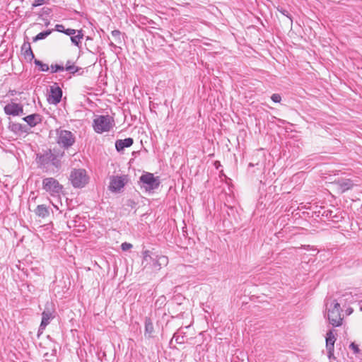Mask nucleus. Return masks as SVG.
Returning a JSON list of instances; mask_svg holds the SVG:
<instances>
[{
	"instance_id": "1",
	"label": "nucleus",
	"mask_w": 362,
	"mask_h": 362,
	"mask_svg": "<svg viewBox=\"0 0 362 362\" xmlns=\"http://www.w3.org/2000/svg\"><path fill=\"white\" fill-rule=\"evenodd\" d=\"M64 153V152H60L55 148L53 150L50 148L42 149V151L36 153L35 161L38 168L46 171L49 165L59 169L62 165L61 158Z\"/></svg>"
},
{
	"instance_id": "2",
	"label": "nucleus",
	"mask_w": 362,
	"mask_h": 362,
	"mask_svg": "<svg viewBox=\"0 0 362 362\" xmlns=\"http://www.w3.org/2000/svg\"><path fill=\"white\" fill-rule=\"evenodd\" d=\"M168 262V259L166 256L151 255L149 250L143 252L141 265L144 268H150L154 271H158L162 266L166 265Z\"/></svg>"
},
{
	"instance_id": "3",
	"label": "nucleus",
	"mask_w": 362,
	"mask_h": 362,
	"mask_svg": "<svg viewBox=\"0 0 362 362\" xmlns=\"http://www.w3.org/2000/svg\"><path fill=\"white\" fill-rule=\"evenodd\" d=\"M342 310L340 303L334 300L327 310V315L329 323L333 327H339L342 325L343 317H341Z\"/></svg>"
},
{
	"instance_id": "4",
	"label": "nucleus",
	"mask_w": 362,
	"mask_h": 362,
	"mask_svg": "<svg viewBox=\"0 0 362 362\" xmlns=\"http://www.w3.org/2000/svg\"><path fill=\"white\" fill-rule=\"evenodd\" d=\"M56 143L64 149H68L75 143V136L68 130L63 129L61 127L55 130Z\"/></svg>"
},
{
	"instance_id": "5",
	"label": "nucleus",
	"mask_w": 362,
	"mask_h": 362,
	"mask_svg": "<svg viewBox=\"0 0 362 362\" xmlns=\"http://www.w3.org/2000/svg\"><path fill=\"white\" fill-rule=\"evenodd\" d=\"M42 189L52 197H59L63 190V186L54 177H45L42 182Z\"/></svg>"
},
{
	"instance_id": "6",
	"label": "nucleus",
	"mask_w": 362,
	"mask_h": 362,
	"mask_svg": "<svg viewBox=\"0 0 362 362\" xmlns=\"http://www.w3.org/2000/svg\"><path fill=\"white\" fill-rule=\"evenodd\" d=\"M71 185L75 188H82L88 182L89 177L84 169H74L69 178Z\"/></svg>"
},
{
	"instance_id": "7",
	"label": "nucleus",
	"mask_w": 362,
	"mask_h": 362,
	"mask_svg": "<svg viewBox=\"0 0 362 362\" xmlns=\"http://www.w3.org/2000/svg\"><path fill=\"white\" fill-rule=\"evenodd\" d=\"M112 117L109 115H100L93 120V129L96 133L108 132L112 127Z\"/></svg>"
},
{
	"instance_id": "8",
	"label": "nucleus",
	"mask_w": 362,
	"mask_h": 362,
	"mask_svg": "<svg viewBox=\"0 0 362 362\" xmlns=\"http://www.w3.org/2000/svg\"><path fill=\"white\" fill-rule=\"evenodd\" d=\"M139 180L142 183L141 187L144 188L146 192H152L158 189L160 183L159 178L154 177L153 174L151 173L143 174Z\"/></svg>"
},
{
	"instance_id": "9",
	"label": "nucleus",
	"mask_w": 362,
	"mask_h": 362,
	"mask_svg": "<svg viewBox=\"0 0 362 362\" xmlns=\"http://www.w3.org/2000/svg\"><path fill=\"white\" fill-rule=\"evenodd\" d=\"M126 176H111L108 189L112 192H119L126 184Z\"/></svg>"
},
{
	"instance_id": "10",
	"label": "nucleus",
	"mask_w": 362,
	"mask_h": 362,
	"mask_svg": "<svg viewBox=\"0 0 362 362\" xmlns=\"http://www.w3.org/2000/svg\"><path fill=\"white\" fill-rule=\"evenodd\" d=\"M62 90L55 83L54 85L50 86L49 94L47 96V102L52 105H57L62 100Z\"/></svg>"
},
{
	"instance_id": "11",
	"label": "nucleus",
	"mask_w": 362,
	"mask_h": 362,
	"mask_svg": "<svg viewBox=\"0 0 362 362\" xmlns=\"http://www.w3.org/2000/svg\"><path fill=\"white\" fill-rule=\"evenodd\" d=\"M4 111L7 115L19 116L24 115L23 105L13 102L6 105Z\"/></svg>"
},
{
	"instance_id": "12",
	"label": "nucleus",
	"mask_w": 362,
	"mask_h": 362,
	"mask_svg": "<svg viewBox=\"0 0 362 362\" xmlns=\"http://www.w3.org/2000/svg\"><path fill=\"white\" fill-rule=\"evenodd\" d=\"M334 331V329L329 330L326 335V349L329 358H331L334 353V343L336 341Z\"/></svg>"
},
{
	"instance_id": "13",
	"label": "nucleus",
	"mask_w": 362,
	"mask_h": 362,
	"mask_svg": "<svg viewBox=\"0 0 362 362\" xmlns=\"http://www.w3.org/2000/svg\"><path fill=\"white\" fill-rule=\"evenodd\" d=\"M334 184L337 186L339 190L341 193L346 192L347 190L351 189L354 186V181L351 179L341 178L335 180Z\"/></svg>"
},
{
	"instance_id": "14",
	"label": "nucleus",
	"mask_w": 362,
	"mask_h": 362,
	"mask_svg": "<svg viewBox=\"0 0 362 362\" xmlns=\"http://www.w3.org/2000/svg\"><path fill=\"white\" fill-rule=\"evenodd\" d=\"M23 120L25 121L30 127H34L42 122V117L40 114L34 113L24 117Z\"/></svg>"
},
{
	"instance_id": "15",
	"label": "nucleus",
	"mask_w": 362,
	"mask_h": 362,
	"mask_svg": "<svg viewBox=\"0 0 362 362\" xmlns=\"http://www.w3.org/2000/svg\"><path fill=\"white\" fill-rule=\"evenodd\" d=\"M21 51L23 52V54L25 57V59L28 61L31 62L34 58L35 55L33 54V52L32 50L30 43L29 42H24L21 47Z\"/></svg>"
},
{
	"instance_id": "16",
	"label": "nucleus",
	"mask_w": 362,
	"mask_h": 362,
	"mask_svg": "<svg viewBox=\"0 0 362 362\" xmlns=\"http://www.w3.org/2000/svg\"><path fill=\"white\" fill-rule=\"evenodd\" d=\"M134 144L132 138L129 137L124 139H118L115 142V148L118 152L122 151L125 148H129Z\"/></svg>"
},
{
	"instance_id": "17",
	"label": "nucleus",
	"mask_w": 362,
	"mask_h": 362,
	"mask_svg": "<svg viewBox=\"0 0 362 362\" xmlns=\"http://www.w3.org/2000/svg\"><path fill=\"white\" fill-rule=\"evenodd\" d=\"M53 317L52 313L50 311H43L42 313V321L39 327V331L45 329Z\"/></svg>"
},
{
	"instance_id": "18",
	"label": "nucleus",
	"mask_w": 362,
	"mask_h": 362,
	"mask_svg": "<svg viewBox=\"0 0 362 362\" xmlns=\"http://www.w3.org/2000/svg\"><path fill=\"white\" fill-rule=\"evenodd\" d=\"M145 329H144V336L146 338H151L153 337V334L154 332V328L153 322L149 317L145 318Z\"/></svg>"
},
{
	"instance_id": "19",
	"label": "nucleus",
	"mask_w": 362,
	"mask_h": 362,
	"mask_svg": "<svg viewBox=\"0 0 362 362\" xmlns=\"http://www.w3.org/2000/svg\"><path fill=\"white\" fill-rule=\"evenodd\" d=\"M8 129L15 134L27 132V127L20 123L10 122Z\"/></svg>"
},
{
	"instance_id": "20",
	"label": "nucleus",
	"mask_w": 362,
	"mask_h": 362,
	"mask_svg": "<svg viewBox=\"0 0 362 362\" xmlns=\"http://www.w3.org/2000/svg\"><path fill=\"white\" fill-rule=\"evenodd\" d=\"M35 213L37 216L41 218H45L49 214L48 207L45 204L38 205L35 210Z\"/></svg>"
},
{
	"instance_id": "21",
	"label": "nucleus",
	"mask_w": 362,
	"mask_h": 362,
	"mask_svg": "<svg viewBox=\"0 0 362 362\" xmlns=\"http://www.w3.org/2000/svg\"><path fill=\"white\" fill-rule=\"evenodd\" d=\"M76 35H74L71 37V42L80 47H81V40L83 37V33L82 30H77Z\"/></svg>"
},
{
	"instance_id": "22",
	"label": "nucleus",
	"mask_w": 362,
	"mask_h": 362,
	"mask_svg": "<svg viewBox=\"0 0 362 362\" xmlns=\"http://www.w3.org/2000/svg\"><path fill=\"white\" fill-rule=\"evenodd\" d=\"M64 70L69 71L71 74H78V75H82L83 73L82 68L75 65H67V66L64 67Z\"/></svg>"
},
{
	"instance_id": "23",
	"label": "nucleus",
	"mask_w": 362,
	"mask_h": 362,
	"mask_svg": "<svg viewBox=\"0 0 362 362\" xmlns=\"http://www.w3.org/2000/svg\"><path fill=\"white\" fill-rule=\"evenodd\" d=\"M52 30H45V31H42V32L38 33L37 35H35L33 38V41L37 42L38 40L45 39L47 36H49L52 33Z\"/></svg>"
},
{
	"instance_id": "24",
	"label": "nucleus",
	"mask_w": 362,
	"mask_h": 362,
	"mask_svg": "<svg viewBox=\"0 0 362 362\" xmlns=\"http://www.w3.org/2000/svg\"><path fill=\"white\" fill-rule=\"evenodd\" d=\"M34 64L39 67V71H47L49 70V66L40 60L34 59Z\"/></svg>"
},
{
	"instance_id": "25",
	"label": "nucleus",
	"mask_w": 362,
	"mask_h": 362,
	"mask_svg": "<svg viewBox=\"0 0 362 362\" xmlns=\"http://www.w3.org/2000/svg\"><path fill=\"white\" fill-rule=\"evenodd\" d=\"M277 11L279 13H281L282 15H284L286 17H287L288 18H289L291 22L293 21L292 17L287 9H286L283 7L279 6V7H277Z\"/></svg>"
},
{
	"instance_id": "26",
	"label": "nucleus",
	"mask_w": 362,
	"mask_h": 362,
	"mask_svg": "<svg viewBox=\"0 0 362 362\" xmlns=\"http://www.w3.org/2000/svg\"><path fill=\"white\" fill-rule=\"evenodd\" d=\"M50 68H51V72L52 73H57V72H59V71H64V66L63 65L52 64Z\"/></svg>"
},
{
	"instance_id": "27",
	"label": "nucleus",
	"mask_w": 362,
	"mask_h": 362,
	"mask_svg": "<svg viewBox=\"0 0 362 362\" xmlns=\"http://www.w3.org/2000/svg\"><path fill=\"white\" fill-rule=\"evenodd\" d=\"M112 37L115 38V41L117 42H121V32L118 30H114L111 33Z\"/></svg>"
},
{
	"instance_id": "28",
	"label": "nucleus",
	"mask_w": 362,
	"mask_h": 362,
	"mask_svg": "<svg viewBox=\"0 0 362 362\" xmlns=\"http://www.w3.org/2000/svg\"><path fill=\"white\" fill-rule=\"evenodd\" d=\"M271 99L274 103H280L281 100V97L278 93H274L272 95Z\"/></svg>"
},
{
	"instance_id": "29",
	"label": "nucleus",
	"mask_w": 362,
	"mask_h": 362,
	"mask_svg": "<svg viewBox=\"0 0 362 362\" xmlns=\"http://www.w3.org/2000/svg\"><path fill=\"white\" fill-rule=\"evenodd\" d=\"M132 247H133V245L131 243H129L127 242H124V243H122V245H121V249L123 251H127V250L132 248Z\"/></svg>"
},
{
	"instance_id": "30",
	"label": "nucleus",
	"mask_w": 362,
	"mask_h": 362,
	"mask_svg": "<svg viewBox=\"0 0 362 362\" xmlns=\"http://www.w3.org/2000/svg\"><path fill=\"white\" fill-rule=\"evenodd\" d=\"M349 348L353 350L354 354H358L360 352V349L357 344H356L354 342L351 343L349 345Z\"/></svg>"
},
{
	"instance_id": "31",
	"label": "nucleus",
	"mask_w": 362,
	"mask_h": 362,
	"mask_svg": "<svg viewBox=\"0 0 362 362\" xmlns=\"http://www.w3.org/2000/svg\"><path fill=\"white\" fill-rule=\"evenodd\" d=\"M77 30L71 28L65 29L64 34L71 37L76 33Z\"/></svg>"
},
{
	"instance_id": "32",
	"label": "nucleus",
	"mask_w": 362,
	"mask_h": 362,
	"mask_svg": "<svg viewBox=\"0 0 362 362\" xmlns=\"http://www.w3.org/2000/svg\"><path fill=\"white\" fill-rule=\"evenodd\" d=\"M333 211H330V210H327V211H325L322 216H325V217H327V218H333L334 217H335L336 216H334L333 214Z\"/></svg>"
},
{
	"instance_id": "33",
	"label": "nucleus",
	"mask_w": 362,
	"mask_h": 362,
	"mask_svg": "<svg viewBox=\"0 0 362 362\" xmlns=\"http://www.w3.org/2000/svg\"><path fill=\"white\" fill-rule=\"evenodd\" d=\"M55 30L58 32L64 33L65 28L62 24H57L55 25Z\"/></svg>"
},
{
	"instance_id": "34",
	"label": "nucleus",
	"mask_w": 362,
	"mask_h": 362,
	"mask_svg": "<svg viewBox=\"0 0 362 362\" xmlns=\"http://www.w3.org/2000/svg\"><path fill=\"white\" fill-rule=\"evenodd\" d=\"M173 339H175L177 344H182L184 342L183 337L176 336L175 334L173 335Z\"/></svg>"
},
{
	"instance_id": "35",
	"label": "nucleus",
	"mask_w": 362,
	"mask_h": 362,
	"mask_svg": "<svg viewBox=\"0 0 362 362\" xmlns=\"http://www.w3.org/2000/svg\"><path fill=\"white\" fill-rule=\"evenodd\" d=\"M44 1H45V0H35L33 2L32 6L33 7H37V6H41L44 4Z\"/></svg>"
},
{
	"instance_id": "36",
	"label": "nucleus",
	"mask_w": 362,
	"mask_h": 362,
	"mask_svg": "<svg viewBox=\"0 0 362 362\" xmlns=\"http://www.w3.org/2000/svg\"><path fill=\"white\" fill-rule=\"evenodd\" d=\"M127 205L131 207H134L136 205V202L132 199L127 200Z\"/></svg>"
},
{
	"instance_id": "37",
	"label": "nucleus",
	"mask_w": 362,
	"mask_h": 362,
	"mask_svg": "<svg viewBox=\"0 0 362 362\" xmlns=\"http://www.w3.org/2000/svg\"><path fill=\"white\" fill-rule=\"evenodd\" d=\"M344 297H346V300H348V298H347V297H350V303H351V302L354 300V299H353V296H352V293H351V292H350V294L346 293V295H344Z\"/></svg>"
},
{
	"instance_id": "38",
	"label": "nucleus",
	"mask_w": 362,
	"mask_h": 362,
	"mask_svg": "<svg viewBox=\"0 0 362 362\" xmlns=\"http://www.w3.org/2000/svg\"><path fill=\"white\" fill-rule=\"evenodd\" d=\"M304 249L305 250H309V249H312L314 251H316L317 249H314L313 247H310V245H303V246Z\"/></svg>"
},
{
	"instance_id": "39",
	"label": "nucleus",
	"mask_w": 362,
	"mask_h": 362,
	"mask_svg": "<svg viewBox=\"0 0 362 362\" xmlns=\"http://www.w3.org/2000/svg\"><path fill=\"white\" fill-rule=\"evenodd\" d=\"M16 94V91L15 90H10L8 91V95H11V96H13Z\"/></svg>"
},
{
	"instance_id": "40",
	"label": "nucleus",
	"mask_w": 362,
	"mask_h": 362,
	"mask_svg": "<svg viewBox=\"0 0 362 362\" xmlns=\"http://www.w3.org/2000/svg\"><path fill=\"white\" fill-rule=\"evenodd\" d=\"M165 298L164 296H161L158 299L157 302L160 301V303L162 304L165 302Z\"/></svg>"
},
{
	"instance_id": "41",
	"label": "nucleus",
	"mask_w": 362,
	"mask_h": 362,
	"mask_svg": "<svg viewBox=\"0 0 362 362\" xmlns=\"http://www.w3.org/2000/svg\"><path fill=\"white\" fill-rule=\"evenodd\" d=\"M346 312L347 315H350V314L352 313L353 309L351 308H349L346 309Z\"/></svg>"
},
{
	"instance_id": "42",
	"label": "nucleus",
	"mask_w": 362,
	"mask_h": 362,
	"mask_svg": "<svg viewBox=\"0 0 362 362\" xmlns=\"http://www.w3.org/2000/svg\"><path fill=\"white\" fill-rule=\"evenodd\" d=\"M109 45H110V47H114V48H116V47H117V46H116V45H115L112 42H110V43H109Z\"/></svg>"
},
{
	"instance_id": "43",
	"label": "nucleus",
	"mask_w": 362,
	"mask_h": 362,
	"mask_svg": "<svg viewBox=\"0 0 362 362\" xmlns=\"http://www.w3.org/2000/svg\"><path fill=\"white\" fill-rule=\"evenodd\" d=\"M67 65H74V64L71 63V61H67L65 66H67Z\"/></svg>"
},
{
	"instance_id": "44",
	"label": "nucleus",
	"mask_w": 362,
	"mask_h": 362,
	"mask_svg": "<svg viewBox=\"0 0 362 362\" xmlns=\"http://www.w3.org/2000/svg\"><path fill=\"white\" fill-rule=\"evenodd\" d=\"M253 166H254V165H253V164H252V163H250L249 164V167H253Z\"/></svg>"
},
{
	"instance_id": "45",
	"label": "nucleus",
	"mask_w": 362,
	"mask_h": 362,
	"mask_svg": "<svg viewBox=\"0 0 362 362\" xmlns=\"http://www.w3.org/2000/svg\"><path fill=\"white\" fill-rule=\"evenodd\" d=\"M360 310L362 311V305L360 307Z\"/></svg>"
}]
</instances>
